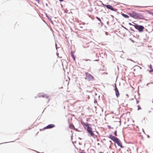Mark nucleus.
Here are the masks:
<instances>
[{"mask_svg":"<svg viewBox=\"0 0 153 153\" xmlns=\"http://www.w3.org/2000/svg\"><path fill=\"white\" fill-rule=\"evenodd\" d=\"M115 91L116 95L117 97H118L119 96L120 94H119V91L116 85H115Z\"/></svg>","mask_w":153,"mask_h":153,"instance_id":"9","label":"nucleus"},{"mask_svg":"<svg viewBox=\"0 0 153 153\" xmlns=\"http://www.w3.org/2000/svg\"><path fill=\"white\" fill-rule=\"evenodd\" d=\"M83 125L87 127V128H88V127H90L89 126V124L88 123H84Z\"/></svg>","mask_w":153,"mask_h":153,"instance_id":"13","label":"nucleus"},{"mask_svg":"<svg viewBox=\"0 0 153 153\" xmlns=\"http://www.w3.org/2000/svg\"><path fill=\"white\" fill-rule=\"evenodd\" d=\"M71 55H72V57L73 58V59H74V60H75V57L74 56V54H73L72 53V52L71 53Z\"/></svg>","mask_w":153,"mask_h":153,"instance_id":"14","label":"nucleus"},{"mask_svg":"<svg viewBox=\"0 0 153 153\" xmlns=\"http://www.w3.org/2000/svg\"><path fill=\"white\" fill-rule=\"evenodd\" d=\"M69 127L70 128H72L74 126L73 125H70Z\"/></svg>","mask_w":153,"mask_h":153,"instance_id":"15","label":"nucleus"},{"mask_svg":"<svg viewBox=\"0 0 153 153\" xmlns=\"http://www.w3.org/2000/svg\"><path fill=\"white\" fill-rule=\"evenodd\" d=\"M149 67L151 69L152 68V65H149Z\"/></svg>","mask_w":153,"mask_h":153,"instance_id":"18","label":"nucleus"},{"mask_svg":"<svg viewBox=\"0 0 153 153\" xmlns=\"http://www.w3.org/2000/svg\"><path fill=\"white\" fill-rule=\"evenodd\" d=\"M116 143H117L118 145L120 146L121 148H123V146L119 140H118Z\"/></svg>","mask_w":153,"mask_h":153,"instance_id":"10","label":"nucleus"},{"mask_svg":"<svg viewBox=\"0 0 153 153\" xmlns=\"http://www.w3.org/2000/svg\"><path fill=\"white\" fill-rule=\"evenodd\" d=\"M103 5L106 7L108 9H110L113 11H115L116 10H115L113 7L110 5Z\"/></svg>","mask_w":153,"mask_h":153,"instance_id":"7","label":"nucleus"},{"mask_svg":"<svg viewBox=\"0 0 153 153\" xmlns=\"http://www.w3.org/2000/svg\"><path fill=\"white\" fill-rule=\"evenodd\" d=\"M128 14L131 17L136 19H142L144 18L143 14L132 11L128 13Z\"/></svg>","mask_w":153,"mask_h":153,"instance_id":"1","label":"nucleus"},{"mask_svg":"<svg viewBox=\"0 0 153 153\" xmlns=\"http://www.w3.org/2000/svg\"><path fill=\"white\" fill-rule=\"evenodd\" d=\"M129 25H131V23H129Z\"/></svg>","mask_w":153,"mask_h":153,"instance_id":"24","label":"nucleus"},{"mask_svg":"<svg viewBox=\"0 0 153 153\" xmlns=\"http://www.w3.org/2000/svg\"><path fill=\"white\" fill-rule=\"evenodd\" d=\"M148 6H146V7H148Z\"/></svg>","mask_w":153,"mask_h":153,"instance_id":"28","label":"nucleus"},{"mask_svg":"<svg viewBox=\"0 0 153 153\" xmlns=\"http://www.w3.org/2000/svg\"><path fill=\"white\" fill-rule=\"evenodd\" d=\"M39 97H42L45 98L46 99V102H48L50 101V98L49 96L47 94H39Z\"/></svg>","mask_w":153,"mask_h":153,"instance_id":"5","label":"nucleus"},{"mask_svg":"<svg viewBox=\"0 0 153 153\" xmlns=\"http://www.w3.org/2000/svg\"><path fill=\"white\" fill-rule=\"evenodd\" d=\"M151 69V70L150 71V72H153V69L152 68Z\"/></svg>","mask_w":153,"mask_h":153,"instance_id":"19","label":"nucleus"},{"mask_svg":"<svg viewBox=\"0 0 153 153\" xmlns=\"http://www.w3.org/2000/svg\"><path fill=\"white\" fill-rule=\"evenodd\" d=\"M137 107H138V110H140L141 109V107L139 105H138Z\"/></svg>","mask_w":153,"mask_h":153,"instance_id":"16","label":"nucleus"},{"mask_svg":"<svg viewBox=\"0 0 153 153\" xmlns=\"http://www.w3.org/2000/svg\"><path fill=\"white\" fill-rule=\"evenodd\" d=\"M142 7V6H141V7Z\"/></svg>","mask_w":153,"mask_h":153,"instance_id":"25","label":"nucleus"},{"mask_svg":"<svg viewBox=\"0 0 153 153\" xmlns=\"http://www.w3.org/2000/svg\"><path fill=\"white\" fill-rule=\"evenodd\" d=\"M87 130L88 135L89 136L91 137H94L95 134L94 131H92V129L91 127H88Z\"/></svg>","mask_w":153,"mask_h":153,"instance_id":"2","label":"nucleus"},{"mask_svg":"<svg viewBox=\"0 0 153 153\" xmlns=\"http://www.w3.org/2000/svg\"><path fill=\"white\" fill-rule=\"evenodd\" d=\"M136 131H139V133H141V131H143V129H140V130L138 126H137V128H136Z\"/></svg>","mask_w":153,"mask_h":153,"instance_id":"11","label":"nucleus"},{"mask_svg":"<svg viewBox=\"0 0 153 153\" xmlns=\"http://www.w3.org/2000/svg\"><path fill=\"white\" fill-rule=\"evenodd\" d=\"M114 134L116 136L117 135V131H116L115 132V133H114Z\"/></svg>","mask_w":153,"mask_h":153,"instance_id":"20","label":"nucleus"},{"mask_svg":"<svg viewBox=\"0 0 153 153\" xmlns=\"http://www.w3.org/2000/svg\"><path fill=\"white\" fill-rule=\"evenodd\" d=\"M81 153H86L85 152H81Z\"/></svg>","mask_w":153,"mask_h":153,"instance_id":"21","label":"nucleus"},{"mask_svg":"<svg viewBox=\"0 0 153 153\" xmlns=\"http://www.w3.org/2000/svg\"><path fill=\"white\" fill-rule=\"evenodd\" d=\"M135 28L137 29L139 32H142L143 31V29H144V27L141 25H133Z\"/></svg>","mask_w":153,"mask_h":153,"instance_id":"4","label":"nucleus"},{"mask_svg":"<svg viewBox=\"0 0 153 153\" xmlns=\"http://www.w3.org/2000/svg\"><path fill=\"white\" fill-rule=\"evenodd\" d=\"M151 14L153 15V12L151 13Z\"/></svg>","mask_w":153,"mask_h":153,"instance_id":"22","label":"nucleus"},{"mask_svg":"<svg viewBox=\"0 0 153 153\" xmlns=\"http://www.w3.org/2000/svg\"><path fill=\"white\" fill-rule=\"evenodd\" d=\"M122 15L125 18H128L129 17V16L128 15L124 14V13L122 14Z\"/></svg>","mask_w":153,"mask_h":153,"instance_id":"12","label":"nucleus"},{"mask_svg":"<svg viewBox=\"0 0 153 153\" xmlns=\"http://www.w3.org/2000/svg\"><path fill=\"white\" fill-rule=\"evenodd\" d=\"M36 1H39V0H35Z\"/></svg>","mask_w":153,"mask_h":153,"instance_id":"23","label":"nucleus"},{"mask_svg":"<svg viewBox=\"0 0 153 153\" xmlns=\"http://www.w3.org/2000/svg\"><path fill=\"white\" fill-rule=\"evenodd\" d=\"M96 18L97 19V20H98L99 21H100L101 22V20L100 18H98V17H97Z\"/></svg>","mask_w":153,"mask_h":153,"instance_id":"17","label":"nucleus"},{"mask_svg":"<svg viewBox=\"0 0 153 153\" xmlns=\"http://www.w3.org/2000/svg\"><path fill=\"white\" fill-rule=\"evenodd\" d=\"M55 125L53 124H51L48 125L44 128V129H46L53 128L55 127Z\"/></svg>","mask_w":153,"mask_h":153,"instance_id":"8","label":"nucleus"},{"mask_svg":"<svg viewBox=\"0 0 153 153\" xmlns=\"http://www.w3.org/2000/svg\"><path fill=\"white\" fill-rule=\"evenodd\" d=\"M100 153H102V152H100Z\"/></svg>","mask_w":153,"mask_h":153,"instance_id":"26","label":"nucleus"},{"mask_svg":"<svg viewBox=\"0 0 153 153\" xmlns=\"http://www.w3.org/2000/svg\"><path fill=\"white\" fill-rule=\"evenodd\" d=\"M108 137L115 143L119 140L117 137L113 136L112 134L109 135Z\"/></svg>","mask_w":153,"mask_h":153,"instance_id":"6","label":"nucleus"},{"mask_svg":"<svg viewBox=\"0 0 153 153\" xmlns=\"http://www.w3.org/2000/svg\"><path fill=\"white\" fill-rule=\"evenodd\" d=\"M95 61H97V60H95Z\"/></svg>","mask_w":153,"mask_h":153,"instance_id":"27","label":"nucleus"},{"mask_svg":"<svg viewBox=\"0 0 153 153\" xmlns=\"http://www.w3.org/2000/svg\"><path fill=\"white\" fill-rule=\"evenodd\" d=\"M86 79H87L89 81H93L94 80V77L91 74L89 73H86Z\"/></svg>","mask_w":153,"mask_h":153,"instance_id":"3","label":"nucleus"}]
</instances>
